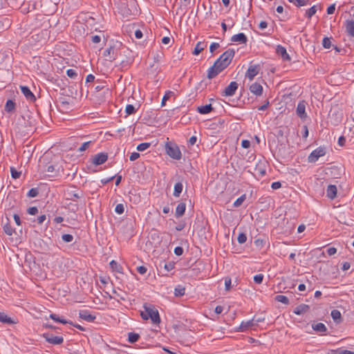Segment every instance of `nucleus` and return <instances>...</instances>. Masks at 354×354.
Returning <instances> with one entry per match:
<instances>
[{
	"instance_id": "1",
	"label": "nucleus",
	"mask_w": 354,
	"mask_h": 354,
	"mask_svg": "<svg viewBox=\"0 0 354 354\" xmlns=\"http://www.w3.org/2000/svg\"><path fill=\"white\" fill-rule=\"evenodd\" d=\"M234 55V50L229 48L225 51L215 62V66L218 65L219 68H221L222 70H224L230 64Z\"/></svg>"
},
{
	"instance_id": "2",
	"label": "nucleus",
	"mask_w": 354,
	"mask_h": 354,
	"mask_svg": "<svg viewBox=\"0 0 354 354\" xmlns=\"http://www.w3.org/2000/svg\"><path fill=\"white\" fill-rule=\"evenodd\" d=\"M140 315L143 320L150 319L152 323L155 324V310L152 304L145 303L143 304V310L140 311Z\"/></svg>"
},
{
	"instance_id": "3",
	"label": "nucleus",
	"mask_w": 354,
	"mask_h": 354,
	"mask_svg": "<svg viewBox=\"0 0 354 354\" xmlns=\"http://www.w3.org/2000/svg\"><path fill=\"white\" fill-rule=\"evenodd\" d=\"M165 151L167 154L173 159L180 160L181 158V152L178 147L174 144L166 143Z\"/></svg>"
},
{
	"instance_id": "4",
	"label": "nucleus",
	"mask_w": 354,
	"mask_h": 354,
	"mask_svg": "<svg viewBox=\"0 0 354 354\" xmlns=\"http://www.w3.org/2000/svg\"><path fill=\"white\" fill-rule=\"evenodd\" d=\"M326 154V150L324 147H318L313 150L308 157V162H315L319 158L324 156Z\"/></svg>"
},
{
	"instance_id": "5",
	"label": "nucleus",
	"mask_w": 354,
	"mask_h": 354,
	"mask_svg": "<svg viewBox=\"0 0 354 354\" xmlns=\"http://www.w3.org/2000/svg\"><path fill=\"white\" fill-rule=\"evenodd\" d=\"M43 337L45 338L47 342L54 345H59L64 342L62 337L54 336L53 334L50 333H44Z\"/></svg>"
},
{
	"instance_id": "6",
	"label": "nucleus",
	"mask_w": 354,
	"mask_h": 354,
	"mask_svg": "<svg viewBox=\"0 0 354 354\" xmlns=\"http://www.w3.org/2000/svg\"><path fill=\"white\" fill-rule=\"evenodd\" d=\"M238 84L236 82H232L230 84L224 89L222 93L223 96H232L235 94L236 91L238 88Z\"/></svg>"
},
{
	"instance_id": "7",
	"label": "nucleus",
	"mask_w": 354,
	"mask_h": 354,
	"mask_svg": "<svg viewBox=\"0 0 354 354\" xmlns=\"http://www.w3.org/2000/svg\"><path fill=\"white\" fill-rule=\"evenodd\" d=\"M65 197L67 200L76 201V199L81 197L82 195L81 192H76L75 188L67 189L64 192Z\"/></svg>"
},
{
	"instance_id": "8",
	"label": "nucleus",
	"mask_w": 354,
	"mask_h": 354,
	"mask_svg": "<svg viewBox=\"0 0 354 354\" xmlns=\"http://www.w3.org/2000/svg\"><path fill=\"white\" fill-rule=\"evenodd\" d=\"M259 65H252L245 73V77L248 78L250 80H252L254 77L259 74Z\"/></svg>"
},
{
	"instance_id": "9",
	"label": "nucleus",
	"mask_w": 354,
	"mask_h": 354,
	"mask_svg": "<svg viewBox=\"0 0 354 354\" xmlns=\"http://www.w3.org/2000/svg\"><path fill=\"white\" fill-rule=\"evenodd\" d=\"M296 112H297V115L301 119H304L307 117V115L306 113V102L305 101L303 100L298 103Z\"/></svg>"
},
{
	"instance_id": "10",
	"label": "nucleus",
	"mask_w": 354,
	"mask_h": 354,
	"mask_svg": "<svg viewBox=\"0 0 354 354\" xmlns=\"http://www.w3.org/2000/svg\"><path fill=\"white\" fill-rule=\"evenodd\" d=\"M108 159V155L105 153L96 154L93 159V163L95 165H100L104 163Z\"/></svg>"
},
{
	"instance_id": "11",
	"label": "nucleus",
	"mask_w": 354,
	"mask_h": 354,
	"mask_svg": "<svg viewBox=\"0 0 354 354\" xmlns=\"http://www.w3.org/2000/svg\"><path fill=\"white\" fill-rule=\"evenodd\" d=\"M20 88L22 93L24 95V96L30 102H35L36 100L35 95L32 93V91L28 86H21Z\"/></svg>"
},
{
	"instance_id": "12",
	"label": "nucleus",
	"mask_w": 354,
	"mask_h": 354,
	"mask_svg": "<svg viewBox=\"0 0 354 354\" xmlns=\"http://www.w3.org/2000/svg\"><path fill=\"white\" fill-rule=\"evenodd\" d=\"M223 70L218 66V65L215 66V63L212 66H211L207 71V78L212 79L216 77L220 72Z\"/></svg>"
},
{
	"instance_id": "13",
	"label": "nucleus",
	"mask_w": 354,
	"mask_h": 354,
	"mask_svg": "<svg viewBox=\"0 0 354 354\" xmlns=\"http://www.w3.org/2000/svg\"><path fill=\"white\" fill-rule=\"evenodd\" d=\"M250 91L254 95L259 96L262 94L263 87L260 84L254 82L250 86Z\"/></svg>"
},
{
	"instance_id": "14",
	"label": "nucleus",
	"mask_w": 354,
	"mask_h": 354,
	"mask_svg": "<svg viewBox=\"0 0 354 354\" xmlns=\"http://www.w3.org/2000/svg\"><path fill=\"white\" fill-rule=\"evenodd\" d=\"M256 324L254 323V319H252L251 320H248L247 322H243L241 325L239 326V331H241V332H244L246 330L250 328H252L253 326H254Z\"/></svg>"
},
{
	"instance_id": "15",
	"label": "nucleus",
	"mask_w": 354,
	"mask_h": 354,
	"mask_svg": "<svg viewBox=\"0 0 354 354\" xmlns=\"http://www.w3.org/2000/svg\"><path fill=\"white\" fill-rule=\"evenodd\" d=\"M79 317L87 322H91L95 319V316L89 313L88 310H81L79 313Z\"/></svg>"
},
{
	"instance_id": "16",
	"label": "nucleus",
	"mask_w": 354,
	"mask_h": 354,
	"mask_svg": "<svg viewBox=\"0 0 354 354\" xmlns=\"http://www.w3.org/2000/svg\"><path fill=\"white\" fill-rule=\"evenodd\" d=\"M277 53L280 55L283 60L289 61L290 60V57L288 54L286 49L282 46H277Z\"/></svg>"
},
{
	"instance_id": "17",
	"label": "nucleus",
	"mask_w": 354,
	"mask_h": 354,
	"mask_svg": "<svg viewBox=\"0 0 354 354\" xmlns=\"http://www.w3.org/2000/svg\"><path fill=\"white\" fill-rule=\"evenodd\" d=\"M231 41L233 42H240L241 44H246L248 41L247 37L244 33H239L237 35H234L231 37Z\"/></svg>"
},
{
	"instance_id": "18",
	"label": "nucleus",
	"mask_w": 354,
	"mask_h": 354,
	"mask_svg": "<svg viewBox=\"0 0 354 354\" xmlns=\"http://www.w3.org/2000/svg\"><path fill=\"white\" fill-rule=\"evenodd\" d=\"M346 31L351 37H354V21L346 20L345 23Z\"/></svg>"
},
{
	"instance_id": "19",
	"label": "nucleus",
	"mask_w": 354,
	"mask_h": 354,
	"mask_svg": "<svg viewBox=\"0 0 354 354\" xmlns=\"http://www.w3.org/2000/svg\"><path fill=\"white\" fill-rule=\"evenodd\" d=\"M337 189L335 185H330L326 190V195L330 199H334L337 196Z\"/></svg>"
},
{
	"instance_id": "20",
	"label": "nucleus",
	"mask_w": 354,
	"mask_h": 354,
	"mask_svg": "<svg viewBox=\"0 0 354 354\" xmlns=\"http://www.w3.org/2000/svg\"><path fill=\"white\" fill-rule=\"evenodd\" d=\"M310 309V307L308 305L306 304H301L298 306H297L295 309L293 313L296 315H302L306 312L308 311Z\"/></svg>"
},
{
	"instance_id": "21",
	"label": "nucleus",
	"mask_w": 354,
	"mask_h": 354,
	"mask_svg": "<svg viewBox=\"0 0 354 354\" xmlns=\"http://www.w3.org/2000/svg\"><path fill=\"white\" fill-rule=\"evenodd\" d=\"M330 315L335 323L339 324L342 322V315L339 310L336 309L333 310Z\"/></svg>"
},
{
	"instance_id": "22",
	"label": "nucleus",
	"mask_w": 354,
	"mask_h": 354,
	"mask_svg": "<svg viewBox=\"0 0 354 354\" xmlns=\"http://www.w3.org/2000/svg\"><path fill=\"white\" fill-rule=\"evenodd\" d=\"M185 208H186L185 203H179L177 205L176 209V213H175L176 216L177 218L182 216L185 214Z\"/></svg>"
},
{
	"instance_id": "23",
	"label": "nucleus",
	"mask_w": 354,
	"mask_h": 354,
	"mask_svg": "<svg viewBox=\"0 0 354 354\" xmlns=\"http://www.w3.org/2000/svg\"><path fill=\"white\" fill-rule=\"evenodd\" d=\"M312 328L313 330L319 333H325L327 331V328L322 323L313 324Z\"/></svg>"
},
{
	"instance_id": "24",
	"label": "nucleus",
	"mask_w": 354,
	"mask_h": 354,
	"mask_svg": "<svg viewBox=\"0 0 354 354\" xmlns=\"http://www.w3.org/2000/svg\"><path fill=\"white\" fill-rule=\"evenodd\" d=\"M0 322L9 324L15 323V322H14L10 317H8V315L3 312H0Z\"/></svg>"
},
{
	"instance_id": "25",
	"label": "nucleus",
	"mask_w": 354,
	"mask_h": 354,
	"mask_svg": "<svg viewBox=\"0 0 354 354\" xmlns=\"http://www.w3.org/2000/svg\"><path fill=\"white\" fill-rule=\"evenodd\" d=\"M198 111L201 114H207L210 113L212 111V104H206L205 106H201L198 107Z\"/></svg>"
},
{
	"instance_id": "26",
	"label": "nucleus",
	"mask_w": 354,
	"mask_h": 354,
	"mask_svg": "<svg viewBox=\"0 0 354 354\" xmlns=\"http://www.w3.org/2000/svg\"><path fill=\"white\" fill-rule=\"evenodd\" d=\"M174 95V93L171 91H166L165 94L164 95L162 101H161V106H165L166 105V102L172 96Z\"/></svg>"
},
{
	"instance_id": "27",
	"label": "nucleus",
	"mask_w": 354,
	"mask_h": 354,
	"mask_svg": "<svg viewBox=\"0 0 354 354\" xmlns=\"http://www.w3.org/2000/svg\"><path fill=\"white\" fill-rule=\"evenodd\" d=\"M44 172H45L46 175L48 176H54V174L56 173L55 166L53 165H47Z\"/></svg>"
},
{
	"instance_id": "28",
	"label": "nucleus",
	"mask_w": 354,
	"mask_h": 354,
	"mask_svg": "<svg viewBox=\"0 0 354 354\" xmlns=\"http://www.w3.org/2000/svg\"><path fill=\"white\" fill-rule=\"evenodd\" d=\"M183 184L181 183H177L174 185V196L178 197L180 196L183 191Z\"/></svg>"
},
{
	"instance_id": "29",
	"label": "nucleus",
	"mask_w": 354,
	"mask_h": 354,
	"mask_svg": "<svg viewBox=\"0 0 354 354\" xmlns=\"http://www.w3.org/2000/svg\"><path fill=\"white\" fill-rule=\"evenodd\" d=\"M109 264L113 271H115L120 273L122 272V266L120 264H118L115 261L112 260Z\"/></svg>"
},
{
	"instance_id": "30",
	"label": "nucleus",
	"mask_w": 354,
	"mask_h": 354,
	"mask_svg": "<svg viewBox=\"0 0 354 354\" xmlns=\"http://www.w3.org/2000/svg\"><path fill=\"white\" fill-rule=\"evenodd\" d=\"M50 318H51L52 319H53L54 321L57 322H59V323H62V324H72V322H68L66 319H60L57 315L56 314H50Z\"/></svg>"
},
{
	"instance_id": "31",
	"label": "nucleus",
	"mask_w": 354,
	"mask_h": 354,
	"mask_svg": "<svg viewBox=\"0 0 354 354\" xmlns=\"http://www.w3.org/2000/svg\"><path fill=\"white\" fill-rule=\"evenodd\" d=\"M185 288L182 286H178L174 289V295L176 297H181L185 295Z\"/></svg>"
},
{
	"instance_id": "32",
	"label": "nucleus",
	"mask_w": 354,
	"mask_h": 354,
	"mask_svg": "<svg viewBox=\"0 0 354 354\" xmlns=\"http://www.w3.org/2000/svg\"><path fill=\"white\" fill-rule=\"evenodd\" d=\"M15 103L11 100H8L6 102V106H5V111L7 112H11L15 109Z\"/></svg>"
},
{
	"instance_id": "33",
	"label": "nucleus",
	"mask_w": 354,
	"mask_h": 354,
	"mask_svg": "<svg viewBox=\"0 0 354 354\" xmlns=\"http://www.w3.org/2000/svg\"><path fill=\"white\" fill-rule=\"evenodd\" d=\"M139 337L140 336L137 333H129L128 335V340L130 343L136 342L138 340Z\"/></svg>"
},
{
	"instance_id": "34",
	"label": "nucleus",
	"mask_w": 354,
	"mask_h": 354,
	"mask_svg": "<svg viewBox=\"0 0 354 354\" xmlns=\"http://www.w3.org/2000/svg\"><path fill=\"white\" fill-rule=\"evenodd\" d=\"M275 300L279 301V302H281L286 305H288L289 304V299L287 297L284 296V295H277L275 297Z\"/></svg>"
},
{
	"instance_id": "35",
	"label": "nucleus",
	"mask_w": 354,
	"mask_h": 354,
	"mask_svg": "<svg viewBox=\"0 0 354 354\" xmlns=\"http://www.w3.org/2000/svg\"><path fill=\"white\" fill-rule=\"evenodd\" d=\"M3 231L5 233L9 236H11L14 232L11 225L9 223H6L3 225Z\"/></svg>"
},
{
	"instance_id": "36",
	"label": "nucleus",
	"mask_w": 354,
	"mask_h": 354,
	"mask_svg": "<svg viewBox=\"0 0 354 354\" xmlns=\"http://www.w3.org/2000/svg\"><path fill=\"white\" fill-rule=\"evenodd\" d=\"M151 142H142L137 146V150L139 151H143L150 147Z\"/></svg>"
},
{
	"instance_id": "37",
	"label": "nucleus",
	"mask_w": 354,
	"mask_h": 354,
	"mask_svg": "<svg viewBox=\"0 0 354 354\" xmlns=\"http://www.w3.org/2000/svg\"><path fill=\"white\" fill-rule=\"evenodd\" d=\"M317 12V8L316 6H313L311 8H310L306 12V16L308 18H311Z\"/></svg>"
},
{
	"instance_id": "38",
	"label": "nucleus",
	"mask_w": 354,
	"mask_h": 354,
	"mask_svg": "<svg viewBox=\"0 0 354 354\" xmlns=\"http://www.w3.org/2000/svg\"><path fill=\"white\" fill-rule=\"evenodd\" d=\"M290 2L293 3L296 6H303L308 3L309 0H288Z\"/></svg>"
},
{
	"instance_id": "39",
	"label": "nucleus",
	"mask_w": 354,
	"mask_h": 354,
	"mask_svg": "<svg viewBox=\"0 0 354 354\" xmlns=\"http://www.w3.org/2000/svg\"><path fill=\"white\" fill-rule=\"evenodd\" d=\"M245 194H243L242 196H241L239 198H238L234 203V206L235 207H238L239 206H241L242 205V203L244 202V201L245 200Z\"/></svg>"
},
{
	"instance_id": "40",
	"label": "nucleus",
	"mask_w": 354,
	"mask_h": 354,
	"mask_svg": "<svg viewBox=\"0 0 354 354\" xmlns=\"http://www.w3.org/2000/svg\"><path fill=\"white\" fill-rule=\"evenodd\" d=\"M203 49L204 48L203 47L202 43L201 41H198L194 48L193 54L196 55H198Z\"/></svg>"
},
{
	"instance_id": "41",
	"label": "nucleus",
	"mask_w": 354,
	"mask_h": 354,
	"mask_svg": "<svg viewBox=\"0 0 354 354\" xmlns=\"http://www.w3.org/2000/svg\"><path fill=\"white\" fill-rule=\"evenodd\" d=\"M10 173L12 177L15 179L19 178L21 176V172L17 171L15 167L10 168Z\"/></svg>"
},
{
	"instance_id": "42",
	"label": "nucleus",
	"mask_w": 354,
	"mask_h": 354,
	"mask_svg": "<svg viewBox=\"0 0 354 354\" xmlns=\"http://www.w3.org/2000/svg\"><path fill=\"white\" fill-rule=\"evenodd\" d=\"M39 194L38 189L37 188H32L28 192V196L34 198L36 197Z\"/></svg>"
},
{
	"instance_id": "43",
	"label": "nucleus",
	"mask_w": 354,
	"mask_h": 354,
	"mask_svg": "<svg viewBox=\"0 0 354 354\" xmlns=\"http://www.w3.org/2000/svg\"><path fill=\"white\" fill-rule=\"evenodd\" d=\"M62 240L66 243H70L73 241V236L71 234H63L62 236Z\"/></svg>"
},
{
	"instance_id": "44",
	"label": "nucleus",
	"mask_w": 354,
	"mask_h": 354,
	"mask_svg": "<svg viewBox=\"0 0 354 354\" xmlns=\"http://www.w3.org/2000/svg\"><path fill=\"white\" fill-rule=\"evenodd\" d=\"M322 45L325 48H329L331 46V41L328 37H324L322 41Z\"/></svg>"
},
{
	"instance_id": "45",
	"label": "nucleus",
	"mask_w": 354,
	"mask_h": 354,
	"mask_svg": "<svg viewBox=\"0 0 354 354\" xmlns=\"http://www.w3.org/2000/svg\"><path fill=\"white\" fill-rule=\"evenodd\" d=\"M125 111L127 115H131V114H133L136 111V109H135L134 106H133L132 104H128L126 106Z\"/></svg>"
},
{
	"instance_id": "46",
	"label": "nucleus",
	"mask_w": 354,
	"mask_h": 354,
	"mask_svg": "<svg viewBox=\"0 0 354 354\" xmlns=\"http://www.w3.org/2000/svg\"><path fill=\"white\" fill-rule=\"evenodd\" d=\"M237 240L239 243H244L247 241V236L244 233H241L239 234Z\"/></svg>"
},
{
	"instance_id": "47",
	"label": "nucleus",
	"mask_w": 354,
	"mask_h": 354,
	"mask_svg": "<svg viewBox=\"0 0 354 354\" xmlns=\"http://www.w3.org/2000/svg\"><path fill=\"white\" fill-rule=\"evenodd\" d=\"M66 74L71 78H75L77 76V73L74 69H68L66 71Z\"/></svg>"
},
{
	"instance_id": "48",
	"label": "nucleus",
	"mask_w": 354,
	"mask_h": 354,
	"mask_svg": "<svg viewBox=\"0 0 354 354\" xmlns=\"http://www.w3.org/2000/svg\"><path fill=\"white\" fill-rule=\"evenodd\" d=\"M91 143V141L86 142L82 145V146L78 149L79 152H82L87 149Z\"/></svg>"
},
{
	"instance_id": "49",
	"label": "nucleus",
	"mask_w": 354,
	"mask_h": 354,
	"mask_svg": "<svg viewBox=\"0 0 354 354\" xmlns=\"http://www.w3.org/2000/svg\"><path fill=\"white\" fill-rule=\"evenodd\" d=\"M115 212H117L119 214H121L124 211V207L122 204H118L115 208Z\"/></svg>"
},
{
	"instance_id": "50",
	"label": "nucleus",
	"mask_w": 354,
	"mask_h": 354,
	"mask_svg": "<svg viewBox=\"0 0 354 354\" xmlns=\"http://www.w3.org/2000/svg\"><path fill=\"white\" fill-rule=\"evenodd\" d=\"M263 279V275L262 274H257L254 277V281L255 283L260 284L262 283Z\"/></svg>"
},
{
	"instance_id": "51",
	"label": "nucleus",
	"mask_w": 354,
	"mask_h": 354,
	"mask_svg": "<svg viewBox=\"0 0 354 354\" xmlns=\"http://www.w3.org/2000/svg\"><path fill=\"white\" fill-rule=\"evenodd\" d=\"M174 262L170 261L169 263H165L164 268L167 271H170L174 268Z\"/></svg>"
},
{
	"instance_id": "52",
	"label": "nucleus",
	"mask_w": 354,
	"mask_h": 354,
	"mask_svg": "<svg viewBox=\"0 0 354 354\" xmlns=\"http://www.w3.org/2000/svg\"><path fill=\"white\" fill-rule=\"evenodd\" d=\"M114 48L113 46H110L107 49H106L104 52V56L108 57L110 56L111 54L113 53Z\"/></svg>"
},
{
	"instance_id": "53",
	"label": "nucleus",
	"mask_w": 354,
	"mask_h": 354,
	"mask_svg": "<svg viewBox=\"0 0 354 354\" xmlns=\"http://www.w3.org/2000/svg\"><path fill=\"white\" fill-rule=\"evenodd\" d=\"M38 212L37 207H30L28 209V213L30 215H35Z\"/></svg>"
},
{
	"instance_id": "54",
	"label": "nucleus",
	"mask_w": 354,
	"mask_h": 354,
	"mask_svg": "<svg viewBox=\"0 0 354 354\" xmlns=\"http://www.w3.org/2000/svg\"><path fill=\"white\" fill-rule=\"evenodd\" d=\"M225 286L226 290H230L231 288V279L229 277L225 278Z\"/></svg>"
},
{
	"instance_id": "55",
	"label": "nucleus",
	"mask_w": 354,
	"mask_h": 354,
	"mask_svg": "<svg viewBox=\"0 0 354 354\" xmlns=\"http://www.w3.org/2000/svg\"><path fill=\"white\" fill-rule=\"evenodd\" d=\"M174 253L177 256H180L183 254V249L182 247H180V246H178V247H176L175 249H174Z\"/></svg>"
},
{
	"instance_id": "56",
	"label": "nucleus",
	"mask_w": 354,
	"mask_h": 354,
	"mask_svg": "<svg viewBox=\"0 0 354 354\" xmlns=\"http://www.w3.org/2000/svg\"><path fill=\"white\" fill-rule=\"evenodd\" d=\"M140 157V153L138 152H133L129 157L131 161H134Z\"/></svg>"
},
{
	"instance_id": "57",
	"label": "nucleus",
	"mask_w": 354,
	"mask_h": 354,
	"mask_svg": "<svg viewBox=\"0 0 354 354\" xmlns=\"http://www.w3.org/2000/svg\"><path fill=\"white\" fill-rule=\"evenodd\" d=\"M219 47V44L218 43H212L209 46V50L211 53H213Z\"/></svg>"
},
{
	"instance_id": "58",
	"label": "nucleus",
	"mask_w": 354,
	"mask_h": 354,
	"mask_svg": "<svg viewBox=\"0 0 354 354\" xmlns=\"http://www.w3.org/2000/svg\"><path fill=\"white\" fill-rule=\"evenodd\" d=\"M337 252V249L334 247L329 248L327 250V253L329 256H332Z\"/></svg>"
},
{
	"instance_id": "59",
	"label": "nucleus",
	"mask_w": 354,
	"mask_h": 354,
	"mask_svg": "<svg viewBox=\"0 0 354 354\" xmlns=\"http://www.w3.org/2000/svg\"><path fill=\"white\" fill-rule=\"evenodd\" d=\"M281 187V183L280 182H279V181L274 182L271 185V187L273 189H277L280 188Z\"/></svg>"
},
{
	"instance_id": "60",
	"label": "nucleus",
	"mask_w": 354,
	"mask_h": 354,
	"mask_svg": "<svg viewBox=\"0 0 354 354\" xmlns=\"http://www.w3.org/2000/svg\"><path fill=\"white\" fill-rule=\"evenodd\" d=\"M335 10V4H332L330 5L328 8H327V13L328 15H332L333 14L334 11Z\"/></svg>"
},
{
	"instance_id": "61",
	"label": "nucleus",
	"mask_w": 354,
	"mask_h": 354,
	"mask_svg": "<svg viewBox=\"0 0 354 354\" xmlns=\"http://www.w3.org/2000/svg\"><path fill=\"white\" fill-rule=\"evenodd\" d=\"M137 270H138V272L140 274H145V273H146V272H147V268H146V267H145V266H139V267H138Z\"/></svg>"
},
{
	"instance_id": "62",
	"label": "nucleus",
	"mask_w": 354,
	"mask_h": 354,
	"mask_svg": "<svg viewBox=\"0 0 354 354\" xmlns=\"http://www.w3.org/2000/svg\"><path fill=\"white\" fill-rule=\"evenodd\" d=\"M91 40L93 43L97 44L101 41V38L98 35H95L91 37Z\"/></svg>"
},
{
	"instance_id": "63",
	"label": "nucleus",
	"mask_w": 354,
	"mask_h": 354,
	"mask_svg": "<svg viewBox=\"0 0 354 354\" xmlns=\"http://www.w3.org/2000/svg\"><path fill=\"white\" fill-rule=\"evenodd\" d=\"M46 219L45 214L41 215L37 218V223L41 224Z\"/></svg>"
},
{
	"instance_id": "64",
	"label": "nucleus",
	"mask_w": 354,
	"mask_h": 354,
	"mask_svg": "<svg viewBox=\"0 0 354 354\" xmlns=\"http://www.w3.org/2000/svg\"><path fill=\"white\" fill-rule=\"evenodd\" d=\"M250 141L247 140H244L242 141L241 142V146L245 148V149H247L250 147Z\"/></svg>"
}]
</instances>
